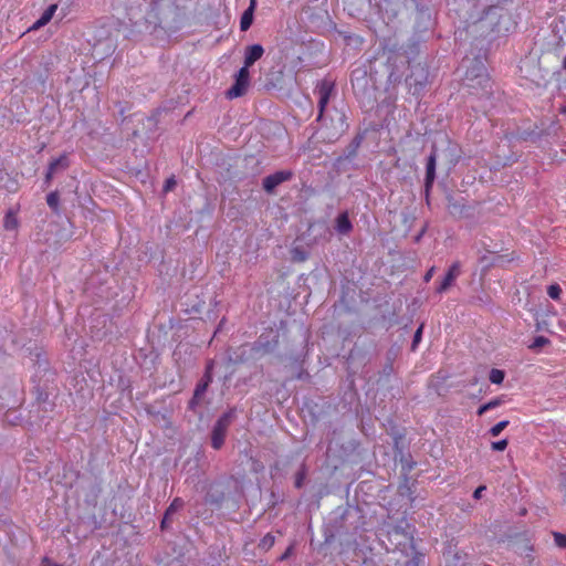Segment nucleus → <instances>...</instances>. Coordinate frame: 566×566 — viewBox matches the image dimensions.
<instances>
[{
  "instance_id": "f257e3e1",
  "label": "nucleus",
  "mask_w": 566,
  "mask_h": 566,
  "mask_svg": "<svg viewBox=\"0 0 566 566\" xmlns=\"http://www.w3.org/2000/svg\"><path fill=\"white\" fill-rule=\"evenodd\" d=\"M480 30L491 35H505L516 29V21L512 13L502 6H491L480 20Z\"/></svg>"
},
{
  "instance_id": "f03ea898",
  "label": "nucleus",
  "mask_w": 566,
  "mask_h": 566,
  "mask_svg": "<svg viewBox=\"0 0 566 566\" xmlns=\"http://www.w3.org/2000/svg\"><path fill=\"white\" fill-rule=\"evenodd\" d=\"M234 418V410L231 409L223 413L216 422L211 433V446L219 450L224 443L227 431Z\"/></svg>"
},
{
  "instance_id": "7ed1b4c3",
  "label": "nucleus",
  "mask_w": 566,
  "mask_h": 566,
  "mask_svg": "<svg viewBox=\"0 0 566 566\" xmlns=\"http://www.w3.org/2000/svg\"><path fill=\"white\" fill-rule=\"evenodd\" d=\"M250 86V72L247 67H241L235 74L233 85L226 92L229 99L238 98L248 92Z\"/></svg>"
},
{
  "instance_id": "20e7f679",
  "label": "nucleus",
  "mask_w": 566,
  "mask_h": 566,
  "mask_svg": "<svg viewBox=\"0 0 566 566\" xmlns=\"http://www.w3.org/2000/svg\"><path fill=\"white\" fill-rule=\"evenodd\" d=\"M335 84L329 80H322L317 83L315 93L318 95V116L317 120H321L324 112L329 103L331 96L334 92Z\"/></svg>"
},
{
  "instance_id": "39448f33",
  "label": "nucleus",
  "mask_w": 566,
  "mask_h": 566,
  "mask_svg": "<svg viewBox=\"0 0 566 566\" xmlns=\"http://www.w3.org/2000/svg\"><path fill=\"white\" fill-rule=\"evenodd\" d=\"M292 177L293 172L291 170H280L274 174H271L263 179V189L268 193H272L277 186L285 181H289L290 179H292Z\"/></svg>"
},
{
  "instance_id": "423d86ee",
  "label": "nucleus",
  "mask_w": 566,
  "mask_h": 566,
  "mask_svg": "<svg viewBox=\"0 0 566 566\" xmlns=\"http://www.w3.org/2000/svg\"><path fill=\"white\" fill-rule=\"evenodd\" d=\"M264 54V48L261 44L248 45L244 50L243 66L249 70Z\"/></svg>"
},
{
  "instance_id": "0eeeda50",
  "label": "nucleus",
  "mask_w": 566,
  "mask_h": 566,
  "mask_svg": "<svg viewBox=\"0 0 566 566\" xmlns=\"http://www.w3.org/2000/svg\"><path fill=\"white\" fill-rule=\"evenodd\" d=\"M460 275V262H454L449 268L446 276L441 281L440 285L437 287L438 293L446 292L457 280V277Z\"/></svg>"
},
{
  "instance_id": "6e6552de",
  "label": "nucleus",
  "mask_w": 566,
  "mask_h": 566,
  "mask_svg": "<svg viewBox=\"0 0 566 566\" xmlns=\"http://www.w3.org/2000/svg\"><path fill=\"white\" fill-rule=\"evenodd\" d=\"M57 10V4L53 3L49 6L45 11L42 13V15L29 28V31H35L44 25H46L51 19L53 18L54 13Z\"/></svg>"
},
{
  "instance_id": "1a4fd4ad",
  "label": "nucleus",
  "mask_w": 566,
  "mask_h": 566,
  "mask_svg": "<svg viewBox=\"0 0 566 566\" xmlns=\"http://www.w3.org/2000/svg\"><path fill=\"white\" fill-rule=\"evenodd\" d=\"M211 368H212V365L209 364L207 366V370L205 374V380L202 382H199L195 389V396H193L195 398H198L201 395H203V392L207 390L209 384L212 381Z\"/></svg>"
},
{
  "instance_id": "9d476101",
  "label": "nucleus",
  "mask_w": 566,
  "mask_h": 566,
  "mask_svg": "<svg viewBox=\"0 0 566 566\" xmlns=\"http://www.w3.org/2000/svg\"><path fill=\"white\" fill-rule=\"evenodd\" d=\"M254 3H255V0H251L250 7L244 11V13L241 17L240 29L242 31H247L252 24Z\"/></svg>"
},
{
  "instance_id": "9b49d317",
  "label": "nucleus",
  "mask_w": 566,
  "mask_h": 566,
  "mask_svg": "<svg viewBox=\"0 0 566 566\" xmlns=\"http://www.w3.org/2000/svg\"><path fill=\"white\" fill-rule=\"evenodd\" d=\"M353 226L347 213H340L336 220V229L339 233L346 234L352 230Z\"/></svg>"
},
{
  "instance_id": "f8f14e48",
  "label": "nucleus",
  "mask_w": 566,
  "mask_h": 566,
  "mask_svg": "<svg viewBox=\"0 0 566 566\" xmlns=\"http://www.w3.org/2000/svg\"><path fill=\"white\" fill-rule=\"evenodd\" d=\"M70 166V161L66 154L61 155L57 158H54L50 161L48 168L53 171H57L59 169H66Z\"/></svg>"
},
{
  "instance_id": "ddd939ff",
  "label": "nucleus",
  "mask_w": 566,
  "mask_h": 566,
  "mask_svg": "<svg viewBox=\"0 0 566 566\" xmlns=\"http://www.w3.org/2000/svg\"><path fill=\"white\" fill-rule=\"evenodd\" d=\"M19 226L17 214L13 211H8L4 216L3 227L6 230H15Z\"/></svg>"
},
{
  "instance_id": "4468645a",
  "label": "nucleus",
  "mask_w": 566,
  "mask_h": 566,
  "mask_svg": "<svg viewBox=\"0 0 566 566\" xmlns=\"http://www.w3.org/2000/svg\"><path fill=\"white\" fill-rule=\"evenodd\" d=\"M505 374L503 370L493 368L490 371L489 379L492 384L501 385L504 380Z\"/></svg>"
},
{
  "instance_id": "2eb2a0df",
  "label": "nucleus",
  "mask_w": 566,
  "mask_h": 566,
  "mask_svg": "<svg viewBox=\"0 0 566 566\" xmlns=\"http://www.w3.org/2000/svg\"><path fill=\"white\" fill-rule=\"evenodd\" d=\"M274 543L275 537L271 533H268L260 539L259 548L263 551H269L274 545Z\"/></svg>"
},
{
  "instance_id": "dca6fc26",
  "label": "nucleus",
  "mask_w": 566,
  "mask_h": 566,
  "mask_svg": "<svg viewBox=\"0 0 566 566\" xmlns=\"http://www.w3.org/2000/svg\"><path fill=\"white\" fill-rule=\"evenodd\" d=\"M551 342L545 336H536L533 343L528 346L530 349L536 350L543 346L548 345Z\"/></svg>"
},
{
  "instance_id": "f3484780",
  "label": "nucleus",
  "mask_w": 566,
  "mask_h": 566,
  "mask_svg": "<svg viewBox=\"0 0 566 566\" xmlns=\"http://www.w3.org/2000/svg\"><path fill=\"white\" fill-rule=\"evenodd\" d=\"M184 506V501L180 497H176L172 500L168 509L166 510V515H172L178 510Z\"/></svg>"
},
{
  "instance_id": "a211bd4d",
  "label": "nucleus",
  "mask_w": 566,
  "mask_h": 566,
  "mask_svg": "<svg viewBox=\"0 0 566 566\" xmlns=\"http://www.w3.org/2000/svg\"><path fill=\"white\" fill-rule=\"evenodd\" d=\"M509 423H510L509 420H502V421L497 422L490 429V431H489L490 434L492 437H497L509 426Z\"/></svg>"
},
{
  "instance_id": "6ab92c4d",
  "label": "nucleus",
  "mask_w": 566,
  "mask_h": 566,
  "mask_svg": "<svg viewBox=\"0 0 566 566\" xmlns=\"http://www.w3.org/2000/svg\"><path fill=\"white\" fill-rule=\"evenodd\" d=\"M59 193L56 191H52L46 196V203L53 210H57L59 207Z\"/></svg>"
},
{
  "instance_id": "aec40b11",
  "label": "nucleus",
  "mask_w": 566,
  "mask_h": 566,
  "mask_svg": "<svg viewBox=\"0 0 566 566\" xmlns=\"http://www.w3.org/2000/svg\"><path fill=\"white\" fill-rule=\"evenodd\" d=\"M547 294L553 300H559L562 294V287L557 283L551 284L547 287Z\"/></svg>"
},
{
  "instance_id": "412c9836",
  "label": "nucleus",
  "mask_w": 566,
  "mask_h": 566,
  "mask_svg": "<svg viewBox=\"0 0 566 566\" xmlns=\"http://www.w3.org/2000/svg\"><path fill=\"white\" fill-rule=\"evenodd\" d=\"M291 253L294 261L303 262L307 259V253L301 248H293Z\"/></svg>"
},
{
  "instance_id": "4be33fe9",
  "label": "nucleus",
  "mask_w": 566,
  "mask_h": 566,
  "mask_svg": "<svg viewBox=\"0 0 566 566\" xmlns=\"http://www.w3.org/2000/svg\"><path fill=\"white\" fill-rule=\"evenodd\" d=\"M422 331H423V324H421L415 335H413V339H412V344H411V349L412 350H416L418 344L421 342V337H422Z\"/></svg>"
},
{
  "instance_id": "5701e85b",
  "label": "nucleus",
  "mask_w": 566,
  "mask_h": 566,
  "mask_svg": "<svg viewBox=\"0 0 566 566\" xmlns=\"http://www.w3.org/2000/svg\"><path fill=\"white\" fill-rule=\"evenodd\" d=\"M434 178H436V170H427L426 169V182H424V186H426L427 192L432 187Z\"/></svg>"
},
{
  "instance_id": "b1692460",
  "label": "nucleus",
  "mask_w": 566,
  "mask_h": 566,
  "mask_svg": "<svg viewBox=\"0 0 566 566\" xmlns=\"http://www.w3.org/2000/svg\"><path fill=\"white\" fill-rule=\"evenodd\" d=\"M553 536H554L555 544L558 547L566 548V535L565 534L554 532Z\"/></svg>"
},
{
  "instance_id": "393cba45",
  "label": "nucleus",
  "mask_w": 566,
  "mask_h": 566,
  "mask_svg": "<svg viewBox=\"0 0 566 566\" xmlns=\"http://www.w3.org/2000/svg\"><path fill=\"white\" fill-rule=\"evenodd\" d=\"M509 446L507 439H502L500 441H495L491 443V448L493 451H504Z\"/></svg>"
},
{
  "instance_id": "a878e982",
  "label": "nucleus",
  "mask_w": 566,
  "mask_h": 566,
  "mask_svg": "<svg viewBox=\"0 0 566 566\" xmlns=\"http://www.w3.org/2000/svg\"><path fill=\"white\" fill-rule=\"evenodd\" d=\"M304 479H305V470H301L297 474H296V478H295V486L297 489L302 488L303 485V482H304Z\"/></svg>"
},
{
  "instance_id": "bb28decb",
  "label": "nucleus",
  "mask_w": 566,
  "mask_h": 566,
  "mask_svg": "<svg viewBox=\"0 0 566 566\" xmlns=\"http://www.w3.org/2000/svg\"><path fill=\"white\" fill-rule=\"evenodd\" d=\"M176 186V180L174 177H170L168 178L166 181H165V185H164V191L165 192H168V191H171L174 189V187Z\"/></svg>"
},
{
  "instance_id": "cd10ccee",
  "label": "nucleus",
  "mask_w": 566,
  "mask_h": 566,
  "mask_svg": "<svg viewBox=\"0 0 566 566\" xmlns=\"http://www.w3.org/2000/svg\"><path fill=\"white\" fill-rule=\"evenodd\" d=\"M427 170H436V155L431 154L427 161Z\"/></svg>"
},
{
  "instance_id": "c85d7f7f",
  "label": "nucleus",
  "mask_w": 566,
  "mask_h": 566,
  "mask_svg": "<svg viewBox=\"0 0 566 566\" xmlns=\"http://www.w3.org/2000/svg\"><path fill=\"white\" fill-rule=\"evenodd\" d=\"M502 403V400L500 398H495L486 402L489 410L494 409L499 407Z\"/></svg>"
},
{
  "instance_id": "c756f323",
  "label": "nucleus",
  "mask_w": 566,
  "mask_h": 566,
  "mask_svg": "<svg viewBox=\"0 0 566 566\" xmlns=\"http://www.w3.org/2000/svg\"><path fill=\"white\" fill-rule=\"evenodd\" d=\"M485 490H486V486H485V485H480V486H479V488H476V489H475V491L473 492V497H474L475 500L481 499L482 493H483V491H485Z\"/></svg>"
},
{
  "instance_id": "7c9ffc66",
  "label": "nucleus",
  "mask_w": 566,
  "mask_h": 566,
  "mask_svg": "<svg viewBox=\"0 0 566 566\" xmlns=\"http://www.w3.org/2000/svg\"><path fill=\"white\" fill-rule=\"evenodd\" d=\"M41 566H62V565L53 563L48 557H44L41 562Z\"/></svg>"
},
{
  "instance_id": "2f4dec72",
  "label": "nucleus",
  "mask_w": 566,
  "mask_h": 566,
  "mask_svg": "<svg viewBox=\"0 0 566 566\" xmlns=\"http://www.w3.org/2000/svg\"><path fill=\"white\" fill-rule=\"evenodd\" d=\"M54 174H55V171L50 170V168H48L46 174H45V182H46V184H50V182H51V180H52V178H53Z\"/></svg>"
},
{
  "instance_id": "473e14b6",
  "label": "nucleus",
  "mask_w": 566,
  "mask_h": 566,
  "mask_svg": "<svg viewBox=\"0 0 566 566\" xmlns=\"http://www.w3.org/2000/svg\"><path fill=\"white\" fill-rule=\"evenodd\" d=\"M433 273H434V268L432 266L431 269H429L427 271V273L424 274V281L426 282H429L431 280V277L433 276Z\"/></svg>"
},
{
  "instance_id": "72a5a7b5",
  "label": "nucleus",
  "mask_w": 566,
  "mask_h": 566,
  "mask_svg": "<svg viewBox=\"0 0 566 566\" xmlns=\"http://www.w3.org/2000/svg\"><path fill=\"white\" fill-rule=\"evenodd\" d=\"M486 411H489V407H488V405H486V403H484V405L480 406V408L478 409V415H479V416H482V415H484Z\"/></svg>"
},
{
  "instance_id": "f704fd0d",
  "label": "nucleus",
  "mask_w": 566,
  "mask_h": 566,
  "mask_svg": "<svg viewBox=\"0 0 566 566\" xmlns=\"http://www.w3.org/2000/svg\"><path fill=\"white\" fill-rule=\"evenodd\" d=\"M170 516H171V515H166V514L164 515V518H163V521H161V527H163V528L167 526V524H168V522H169Z\"/></svg>"
},
{
  "instance_id": "c9c22d12",
  "label": "nucleus",
  "mask_w": 566,
  "mask_h": 566,
  "mask_svg": "<svg viewBox=\"0 0 566 566\" xmlns=\"http://www.w3.org/2000/svg\"><path fill=\"white\" fill-rule=\"evenodd\" d=\"M291 552H292V547H289V548L285 551V553L280 557V560H284V559H286V558L290 556Z\"/></svg>"
},
{
  "instance_id": "e433bc0d",
  "label": "nucleus",
  "mask_w": 566,
  "mask_h": 566,
  "mask_svg": "<svg viewBox=\"0 0 566 566\" xmlns=\"http://www.w3.org/2000/svg\"><path fill=\"white\" fill-rule=\"evenodd\" d=\"M562 65H563V69L566 71V56L564 57Z\"/></svg>"
}]
</instances>
